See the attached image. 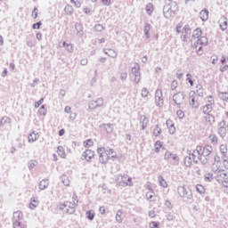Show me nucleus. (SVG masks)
<instances>
[{
    "mask_svg": "<svg viewBox=\"0 0 228 228\" xmlns=\"http://www.w3.org/2000/svg\"><path fill=\"white\" fill-rule=\"evenodd\" d=\"M192 47L197 50V53L200 56L202 55V46L199 45H208V37L206 36H202V30L200 28H196L192 32Z\"/></svg>",
    "mask_w": 228,
    "mask_h": 228,
    "instance_id": "f257e3e1",
    "label": "nucleus"
},
{
    "mask_svg": "<svg viewBox=\"0 0 228 228\" xmlns=\"http://www.w3.org/2000/svg\"><path fill=\"white\" fill-rule=\"evenodd\" d=\"M187 154L192 157L193 163H199V159L201 161L202 165H206L208 161V159L202 158V146H197L195 150L191 152V151L188 150Z\"/></svg>",
    "mask_w": 228,
    "mask_h": 228,
    "instance_id": "f03ea898",
    "label": "nucleus"
},
{
    "mask_svg": "<svg viewBox=\"0 0 228 228\" xmlns=\"http://www.w3.org/2000/svg\"><path fill=\"white\" fill-rule=\"evenodd\" d=\"M175 12H177V3L175 2L167 4L163 8V13L166 19H170V17L175 15Z\"/></svg>",
    "mask_w": 228,
    "mask_h": 228,
    "instance_id": "7ed1b4c3",
    "label": "nucleus"
},
{
    "mask_svg": "<svg viewBox=\"0 0 228 228\" xmlns=\"http://www.w3.org/2000/svg\"><path fill=\"white\" fill-rule=\"evenodd\" d=\"M116 183L123 188H126V186H133V178L127 175H118Z\"/></svg>",
    "mask_w": 228,
    "mask_h": 228,
    "instance_id": "20e7f679",
    "label": "nucleus"
},
{
    "mask_svg": "<svg viewBox=\"0 0 228 228\" xmlns=\"http://www.w3.org/2000/svg\"><path fill=\"white\" fill-rule=\"evenodd\" d=\"M177 191L179 197L182 199H186V200H191L193 199L191 190L186 185L178 186Z\"/></svg>",
    "mask_w": 228,
    "mask_h": 228,
    "instance_id": "39448f33",
    "label": "nucleus"
},
{
    "mask_svg": "<svg viewBox=\"0 0 228 228\" xmlns=\"http://www.w3.org/2000/svg\"><path fill=\"white\" fill-rule=\"evenodd\" d=\"M164 159L165 161H167V163H170V165H174L175 167H177L179 165V155L176 153H173L170 151H166L164 154Z\"/></svg>",
    "mask_w": 228,
    "mask_h": 228,
    "instance_id": "423d86ee",
    "label": "nucleus"
},
{
    "mask_svg": "<svg viewBox=\"0 0 228 228\" xmlns=\"http://www.w3.org/2000/svg\"><path fill=\"white\" fill-rule=\"evenodd\" d=\"M76 208H77V205L70 201H65L59 205V209H61V211H65L68 215H74V213H76Z\"/></svg>",
    "mask_w": 228,
    "mask_h": 228,
    "instance_id": "0eeeda50",
    "label": "nucleus"
},
{
    "mask_svg": "<svg viewBox=\"0 0 228 228\" xmlns=\"http://www.w3.org/2000/svg\"><path fill=\"white\" fill-rule=\"evenodd\" d=\"M213 147L209 144L205 145V147L201 148V156L203 159H208V161L211 159V156H213Z\"/></svg>",
    "mask_w": 228,
    "mask_h": 228,
    "instance_id": "6e6552de",
    "label": "nucleus"
},
{
    "mask_svg": "<svg viewBox=\"0 0 228 228\" xmlns=\"http://www.w3.org/2000/svg\"><path fill=\"white\" fill-rule=\"evenodd\" d=\"M97 152L99 154L100 163L106 164L108 161H110V155H108L106 148H98Z\"/></svg>",
    "mask_w": 228,
    "mask_h": 228,
    "instance_id": "1a4fd4ad",
    "label": "nucleus"
},
{
    "mask_svg": "<svg viewBox=\"0 0 228 228\" xmlns=\"http://www.w3.org/2000/svg\"><path fill=\"white\" fill-rule=\"evenodd\" d=\"M102 106H104V98L102 97L90 101L88 103L89 110H97V108H102Z\"/></svg>",
    "mask_w": 228,
    "mask_h": 228,
    "instance_id": "9d476101",
    "label": "nucleus"
},
{
    "mask_svg": "<svg viewBox=\"0 0 228 228\" xmlns=\"http://www.w3.org/2000/svg\"><path fill=\"white\" fill-rule=\"evenodd\" d=\"M131 70L133 76H134V83L136 85L140 84V81L142 80V73H140V64L135 63Z\"/></svg>",
    "mask_w": 228,
    "mask_h": 228,
    "instance_id": "9b49d317",
    "label": "nucleus"
},
{
    "mask_svg": "<svg viewBox=\"0 0 228 228\" xmlns=\"http://www.w3.org/2000/svg\"><path fill=\"white\" fill-rule=\"evenodd\" d=\"M189 104L195 110L200 106L199 100H197V95H195V91H191L189 94Z\"/></svg>",
    "mask_w": 228,
    "mask_h": 228,
    "instance_id": "f8f14e48",
    "label": "nucleus"
},
{
    "mask_svg": "<svg viewBox=\"0 0 228 228\" xmlns=\"http://www.w3.org/2000/svg\"><path fill=\"white\" fill-rule=\"evenodd\" d=\"M184 97H186V96H185L184 93H183V92L175 94L173 95V101H174L175 104H176V106H178V108H181V104H183V102L184 101Z\"/></svg>",
    "mask_w": 228,
    "mask_h": 228,
    "instance_id": "ddd939ff",
    "label": "nucleus"
},
{
    "mask_svg": "<svg viewBox=\"0 0 228 228\" xmlns=\"http://www.w3.org/2000/svg\"><path fill=\"white\" fill-rule=\"evenodd\" d=\"M94 156H95V152L92 150H86L82 154L83 159H86V161H90Z\"/></svg>",
    "mask_w": 228,
    "mask_h": 228,
    "instance_id": "4468645a",
    "label": "nucleus"
},
{
    "mask_svg": "<svg viewBox=\"0 0 228 228\" xmlns=\"http://www.w3.org/2000/svg\"><path fill=\"white\" fill-rule=\"evenodd\" d=\"M191 32V30L190 29V27L185 26L183 28L181 40H183V42H188V35H190Z\"/></svg>",
    "mask_w": 228,
    "mask_h": 228,
    "instance_id": "2eb2a0df",
    "label": "nucleus"
},
{
    "mask_svg": "<svg viewBox=\"0 0 228 228\" xmlns=\"http://www.w3.org/2000/svg\"><path fill=\"white\" fill-rule=\"evenodd\" d=\"M26 44L28 47H35V45H37V40H35V36L28 35L26 38Z\"/></svg>",
    "mask_w": 228,
    "mask_h": 228,
    "instance_id": "dca6fc26",
    "label": "nucleus"
},
{
    "mask_svg": "<svg viewBox=\"0 0 228 228\" xmlns=\"http://www.w3.org/2000/svg\"><path fill=\"white\" fill-rule=\"evenodd\" d=\"M139 122L142 126V130L145 131V129H147V126H149V118H147L146 116H141Z\"/></svg>",
    "mask_w": 228,
    "mask_h": 228,
    "instance_id": "f3484780",
    "label": "nucleus"
},
{
    "mask_svg": "<svg viewBox=\"0 0 228 228\" xmlns=\"http://www.w3.org/2000/svg\"><path fill=\"white\" fill-rule=\"evenodd\" d=\"M200 19L202 20V22H206L208 19H209V11L208 9H204L200 12Z\"/></svg>",
    "mask_w": 228,
    "mask_h": 228,
    "instance_id": "a211bd4d",
    "label": "nucleus"
},
{
    "mask_svg": "<svg viewBox=\"0 0 228 228\" xmlns=\"http://www.w3.org/2000/svg\"><path fill=\"white\" fill-rule=\"evenodd\" d=\"M205 122L208 124V126H213L215 124V116L212 114H205V117H203Z\"/></svg>",
    "mask_w": 228,
    "mask_h": 228,
    "instance_id": "6ab92c4d",
    "label": "nucleus"
},
{
    "mask_svg": "<svg viewBox=\"0 0 228 228\" xmlns=\"http://www.w3.org/2000/svg\"><path fill=\"white\" fill-rule=\"evenodd\" d=\"M201 111L204 115H210L211 111H213V105L206 104L202 106Z\"/></svg>",
    "mask_w": 228,
    "mask_h": 228,
    "instance_id": "aec40b11",
    "label": "nucleus"
},
{
    "mask_svg": "<svg viewBox=\"0 0 228 228\" xmlns=\"http://www.w3.org/2000/svg\"><path fill=\"white\" fill-rule=\"evenodd\" d=\"M61 47H64V49L68 52V53H74V46L72 45V44H69L65 41L62 42V45H60Z\"/></svg>",
    "mask_w": 228,
    "mask_h": 228,
    "instance_id": "412c9836",
    "label": "nucleus"
},
{
    "mask_svg": "<svg viewBox=\"0 0 228 228\" xmlns=\"http://www.w3.org/2000/svg\"><path fill=\"white\" fill-rule=\"evenodd\" d=\"M38 204H39L38 198L32 197L30 199V203H29L30 209H35V208H38Z\"/></svg>",
    "mask_w": 228,
    "mask_h": 228,
    "instance_id": "4be33fe9",
    "label": "nucleus"
},
{
    "mask_svg": "<svg viewBox=\"0 0 228 228\" xmlns=\"http://www.w3.org/2000/svg\"><path fill=\"white\" fill-rule=\"evenodd\" d=\"M104 54H107V56H110V58H117L118 53L113 49H103Z\"/></svg>",
    "mask_w": 228,
    "mask_h": 228,
    "instance_id": "5701e85b",
    "label": "nucleus"
},
{
    "mask_svg": "<svg viewBox=\"0 0 228 228\" xmlns=\"http://www.w3.org/2000/svg\"><path fill=\"white\" fill-rule=\"evenodd\" d=\"M22 212L20 211H16L13 213V218H12V222H20L22 221Z\"/></svg>",
    "mask_w": 228,
    "mask_h": 228,
    "instance_id": "b1692460",
    "label": "nucleus"
},
{
    "mask_svg": "<svg viewBox=\"0 0 228 228\" xmlns=\"http://www.w3.org/2000/svg\"><path fill=\"white\" fill-rule=\"evenodd\" d=\"M75 28H76L77 37H83L85 35V32L83 31V26H81V24L76 23Z\"/></svg>",
    "mask_w": 228,
    "mask_h": 228,
    "instance_id": "393cba45",
    "label": "nucleus"
},
{
    "mask_svg": "<svg viewBox=\"0 0 228 228\" xmlns=\"http://www.w3.org/2000/svg\"><path fill=\"white\" fill-rule=\"evenodd\" d=\"M103 129H105L106 133L109 134H111L113 133V124L108 123V124H103L102 125Z\"/></svg>",
    "mask_w": 228,
    "mask_h": 228,
    "instance_id": "a878e982",
    "label": "nucleus"
},
{
    "mask_svg": "<svg viewBox=\"0 0 228 228\" xmlns=\"http://www.w3.org/2000/svg\"><path fill=\"white\" fill-rule=\"evenodd\" d=\"M49 186V180L48 179H43L39 183V190H46V188Z\"/></svg>",
    "mask_w": 228,
    "mask_h": 228,
    "instance_id": "bb28decb",
    "label": "nucleus"
},
{
    "mask_svg": "<svg viewBox=\"0 0 228 228\" xmlns=\"http://www.w3.org/2000/svg\"><path fill=\"white\" fill-rule=\"evenodd\" d=\"M38 138H40V135L38 134V133L32 132L28 135V142H37V140H38Z\"/></svg>",
    "mask_w": 228,
    "mask_h": 228,
    "instance_id": "cd10ccee",
    "label": "nucleus"
},
{
    "mask_svg": "<svg viewBox=\"0 0 228 228\" xmlns=\"http://www.w3.org/2000/svg\"><path fill=\"white\" fill-rule=\"evenodd\" d=\"M12 122V118H10L8 116H4L0 120V127H3V126L6 124H10Z\"/></svg>",
    "mask_w": 228,
    "mask_h": 228,
    "instance_id": "c85d7f7f",
    "label": "nucleus"
},
{
    "mask_svg": "<svg viewBox=\"0 0 228 228\" xmlns=\"http://www.w3.org/2000/svg\"><path fill=\"white\" fill-rule=\"evenodd\" d=\"M12 227L13 228H25L26 224L22 221H13Z\"/></svg>",
    "mask_w": 228,
    "mask_h": 228,
    "instance_id": "c756f323",
    "label": "nucleus"
},
{
    "mask_svg": "<svg viewBox=\"0 0 228 228\" xmlns=\"http://www.w3.org/2000/svg\"><path fill=\"white\" fill-rule=\"evenodd\" d=\"M143 31L146 38H151V34H149L151 31V24L145 23Z\"/></svg>",
    "mask_w": 228,
    "mask_h": 228,
    "instance_id": "7c9ffc66",
    "label": "nucleus"
},
{
    "mask_svg": "<svg viewBox=\"0 0 228 228\" xmlns=\"http://www.w3.org/2000/svg\"><path fill=\"white\" fill-rule=\"evenodd\" d=\"M191 161H193V158L189 155L188 157H185L183 159V163L185 167H191Z\"/></svg>",
    "mask_w": 228,
    "mask_h": 228,
    "instance_id": "2f4dec72",
    "label": "nucleus"
},
{
    "mask_svg": "<svg viewBox=\"0 0 228 228\" xmlns=\"http://www.w3.org/2000/svg\"><path fill=\"white\" fill-rule=\"evenodd\" d=\"M158 179L159 186H161L162 188H167L168 186V183H167V181H165V178H163L162 175H159Z\"/></svg>",
    "mask_w": 228,
    "mask_h": 228,
    "instance_id": "473e14b6",
    "label": "nucleus"
},
{
    "mask_svg": "<svg viewBox=\"0 0 228 228\" xmlns=\"http://www.w3.org/2000/svg\"><path fill=\"white\" fill-rule=\"evenodd\" d=\"M217 177H220L221 179H227L228 175H227V172H225L224 170H219L216 173Z\"/></svg>",
    "mask_w": 228,
    "mask_h": 228,
    "instance_id": "72a5a7b5",
    "label": "nucleus"
},
{
    "mask_svg": "<svg viewBox=\"0 0 228 228\" xmlns=\"http://www.w3.org/2000/svg\"><path fill=\"white\" fill-rule=\"evenodd\" d=\"M218 134L221 136V138L225 137V134H227V128H225V126H220L218 128Z\"/></svg>",
    "mask_w": 228,
    "mask_h": 228,
    "instance_id": "f704fd0d",
    "label": "nucleus"
},
{
    "mask_svg": "<svg viewBox=\"0 0 228 228\" xmlns=\"http://www.w3.org/2000/svg\"><path fill=\"white\" fill-rule=\"evenodd\" d=\"M64 12L67 13V15H72V13H74V8L72 5L67 4L64 8Z\"/></svg>",
    "mask_w": 228,
    "mask_h": 228,
    "instance_id": "c9c22d12",
    "label": "nucleus"
},
{
    "mask_svg": "<svg viewBox=\"0 0 228 228\" xmlns=\"http://www.w3.org/2000/svg\"><path fill=\"white\" fill-rule=\"evenodd\" d=\"M152 12H154V5L151 3L147 4V5H146L147 14L152 15Z\"/></svg>",
    "mask_w": 228,
    "mask_h": 228,
    "instance_id": "e433bc0d",
    "label": "nucleus"
},
{
    "mask_svg": "<svg viewBox=\"0 0 228 228\" xmlns=\"http://www.w3.org/2000/svg\"><path fill=\"white\" fill-rule=\"evenodd\" d=\"M208 139L212 145H216L218 143V137L216 134H210Z\"/></svg>",
    "mask_w": 228,
    "mask_h": 228,
    "instance_id": "4c0bfd02",
    "label": "nucleus"
},
{
    "mask_svg": "<svg viewBox=\"0 0 228 228\" xmlns=\"http://www.w3.org/2000/svg\"><path fill=\"white\" fill-rule=\"evenodd\" d=\"M39 115H42L43 117H45L47 115V108L45 105H42L38 110Z\"/></svg>",
    "mask_w": 228,
    "mask_h": 228,
    "instance_id": "58836bf2",
    "label": "nucleus"
},
{
    "mask_svg": "<svg viewBox=\"0 0 228 228\" xmlns=\"http://www.w3.org/2000/svg\"><path fill=\"white\" fill-rule=\"evenodd\" d=\"M219 99L224 101V102H228V93L221 92L218 94Z\"/></svg>",
    "mask_w": 228,
    "mask_h": 228,
    "instance_id": "ea45409f",
    "label": "nucleus"
},
{
    "mask_svg": "<svg viewBox=\"0 0 228 228\" xmlns=\"http://www.w3.org/2000/svg\"><path fill=\"white\" fill-rule=\"evenodd\" d=\"M86 218H88V220H94L95 218V213L94 212V210H88L86 213Z\"/></svg>",
    "mask_w": 228,
    "mask_h": 228,
    "instance_id": "a19ab883",
    "label": "nucleus"
},
{
    "mask_svg": "<svg viewBox=\"0 0 228 228\" xmlns=\"http://www.w3.org/2000/svg\"><path fill=\"white\" fill-rule=\"evenodd\" d=\"M57 153L59 154V156H61V158H65L66 154H65V149H63V146H58Z\"/></svg>",
    "mask_w": 228,
    "mask_h": 228,
    "instance_id": "79ce46f5",
    "label": "nucleus"
},
{
    "mask_svg": "<svg viewBox=\"0 0 228 228\" xmlns=\"http://www.w3.org/2000/svg\"><path fill=\"white\" fill-rule=\"evenodd\" d=\"M154 147H155V152H159V151L161 150V147H163V142H161L160 141H157L154 143Z\"/></svg>",
    "mask_w": 228,
    "mask_h": 228,
    "instance_id": "37998d69",
    "label": "nucleus"
},
{
    "mask_svg": "<svg viewBox=\"0 0 228 228\" xmlns=\"http://www.w3.org/2000/svg\"><path fill=\"white\" fill-rule=\"evenodd\" d=\"M161 134V128L159 127V126H155V128L153 129V135H155L156 137L159 136Z\"/></svg>",
    "mask_w": 228,
    "mask_h": 228,
    "instance_id": "c03bdc74",
    "label": "nucleus"
},
{
    "mask_svg": "<svg viewBox=\"0 0 228 228\" xmlns=\"http://www.w3.org/2000/svg\"><path fill=\"white\" fill-rule=\"evenodd\" d=\"M61 181L64 186H70V180H69V177L67 175H62Z\"/></svg>",
    "mask_w": 228,
    "mask_h": 228,
    "instance_id": "a18cd8bd",
    "label": "nucleus"
},
{
    "mask_svg": "<svg viewBox=\"0 0 228 228\" xmlns=\"http://www.w3.org/2000/svg\"><path fill=\"white\" fill-rule=\"evenodd\" d=\"M116 221L118 224H122V210H118L116 214Z\"/></svg>",
    "mask_w": 228,
    "mask_h": 228,
    "instance_id": "49530a36",
    "label": "nucleus"
},
{
    "mask_svg": "<svg viewBox=\"0 0 228 228\" xmlns=\"http://www.w3.org/2000/svg\"><path fill=\"white\" fill-rule=\"evenodd\" d=\"M220 165L221 163H213L212 164V172H215L216 174L219 172L220 170Z\"/></svg>",
    "mask_w": 228,
    "mask_h": 228,
    "instance_id": "de8ad7c7",
    "label": "nucleus"
},
{
    "mask_svg": "<svg viewBox=\"0 0 228 228\" xmlns=\"http://www.w3.org/2000/svg\"><path fill=\"white\" fill-rule=\"evenodd\" d=\"M94 145V141L92 139H87L86 141L84 142V147L86 149H90Z\"/></svg>",
    "mask_w": 228,
    "mask_h": 228,
    "instance_id": "09e8293b",
    "label": "nucleus"
},
{
    "mask_svg": "<svg viewBox=\"0 0 228 228\" xmlns=\"http://www.w3.org/2000/svg\"><path fill=\"white\" fill-rule=\"evenodd\" d=\"M105 152H107L109 158H117V155H114L115 154V150L113 149H109V150H106L105 149Z\"/></svg>",
    "mask_w": 228,
    "mask_h": 228,
    "instance_id": "8fccbe9b",
    "label": "nucleus"
},
{
    "mask_svg": "<svg viewBox=\"0 0 228 228\" xmlns=\"http://www.w3.org/2000/svg\"><path fill=\"white\" fill-rule=\"evenodd\" d=\"M155 102L157 106H159V108H161V106H163L164 103L163 97L155 98Z\"/></svg>",
    "mask_w": 228,
    "mask_h": 228,
    "instance_id": "3c124183",
    "label": "nucleus"
},
{
    "mask_svg": "<svg viewBox=\"0 0 228 228\" xmlns=\"http://www.w3.org/2000/svg\"><path fill=\"white\" fill-rule=\"evenodd\" d=\"M142 97L145 98L149 96V89L147 87H143L141 92Z\"/></svg>",
    "mask_w": 228,
    "mask_h": 228,
    "instance_id": "603ef678",
    "label": "nucleus"
},
{
    "mask_svg": "<svg viewBox=\"0 0 228 228\" xmlns=\"http://www.w3.org/2000/svg\"><path fill=\"white\" fill-rule=\"evenodd\" d=\"M196 190H197L198 193H200V194H202V193H204V191H206V189L201 184H198L196 186Z\"/></svg>",
    "mask_w": 228,
    "mask_h": 228,
    "instance_id": "864d4df0",
    "label": "nucleus"
},
{
    "mask_svg": "<svg viewBox=\"0 0 228 228\" xmlns=\"http://www.w3.org/2000/svg\"><path fill=\"white\" fill-rule=\"evenodd\" d=\"M94 29L95 31L101 32V31H104L105 28L102 24H96L94 26Z\"/></svg>",
    "mask_w": 228,
    "mask_h": 228,
    "instance_id": "5fc2aeb1",
    "label": "nucleus"
},
{
    "mask_svg": "<svg viewBox=\"0 0 228 228\" xmlns=\"http://www.w3.org/2000/svg\"><path fill=\"white\" fill-rule=\"evenodd\" d=\"M208 102L207 104L210 105V106H215V98H213V96L209 95L208 97Z\"/></svg>",
    "mask_w": 228,
    "mask_h": 228,
    "instance_id": "6e6d98bb",
    "label": "nucleus"
},
{
    "mask_svg": "<svg viewBox=\"0 0 228 228\" xmlns=\"http://www.w3.org/2000/svg\"><path fill=\"white\" fill-rule=\"evenodd\" d=\"M170 134H175V126H174V123L167 127Z\"/></svg>",
    "mask_w": 228,
    "mask_h": 228,
    "instance_id": "4d7b16f0",
    "label": "nucleus"
},
{
    "mask_svg": "<svg viewBox=\"0 0 228 228\" xmlns=\"http://www.w3.org/2000/svg\"><path fill=\"white\" fill-rule=\"evenodd\" d=\"M186 77H187L186 81H188L191 86H193V80L191 79V74L187 73Z\"/></svg>",
    "mask_w": 228,
    "mask_h": 228,
    "instance_id": "13d9d810",
    "label": "nucleus"
},
{
    "mask_svg": "<svg viewBox=\"0 0 228 228\" xmlns=\"http://www.w3.org/2000/svg\"><path fill=\"white\" fill-rule=\"evenodd\" d=\"M103 6H111V0H100Z\"/></svg>",
    "mask_w": 228,
    "mask_h": 228,
    "instance_id": "bf43d9fd",
    "label": "nucleus"
},
{
    "mask_svg": "<svg viewBox=\"0 0 228 228\" xmlns=\"http://www.w3.org/2000/svg\"><path fill=\"white\" fill-rule=\"evenodd\" d=\"M176 115L178 118L183 119L184 118V112L182 110L176 111Z\"/></svg>",
    "mask_w": 228,
    "mask_h": 228,
    "instance_id": "052dcab7",
    "label": "nucleus"
},
{
    "mask_svg": "<svg viewBox=\"0 0 228 228\" xmlns=\"http://www.w3.org/2000/svg\"><path fill=\"white\" fill-rule=\"evenodd\" d=\"M150 227L151 228H159V224L156 221H152L150 223Z\"/></svg>",
    "mask_w": 228,
    "mask_h": 228,
    "instance_id": "680f3d73",
    "label": "nucleus"
},
{
    "mask_svg": "<svg viewBox=\"0 0 228 228\" xmlns=\"http://www.w3.org/2000/svg\"><path fill=\"white\" fill-rule=\"evenodd\" d=\"M220 28L222 31H225V29H227V20H224L223 23H220Z\"/></svg>",
    "mask_w": 228,
    "mask_h": 228,
    "instance_id": "e2e57ef3",
    "label": "nucleus"
},
{
    "mask_svg": "<svg viewBox=\"0 0 228 228\" xmlns=\"http://www.w3.org/2000/svg\"><path fill=\"white\" fill-rule=\"evenodd\" d=\"M40 26H42V21H38V22H37V23H34V24L32 25V28H33V29H40Z\"/></svg>",
    "mask_w": 228,
    "mask_h": 228,
    "instance_id": "0e129e2a",
    "label": "nucleus"
},
{
    "mask_svg": "<svg viewBox=\"0 0 228 228\" xmlns=\"http://www.w3.org/2000/svg\"><path fill=\"white\" fill-rule=\"evenodd\" d=\"M158 97H163V92H161V89H157L155 92V98Z\"/></svg>",
    "mask_w": 228,
    "mask_h": 228,
    "instance_id": "69168bd1",
    "label": "nucleus"
},
{
    "mask_svg": "<svg viewBox=\"0 0 228 228\" xmlns=\"http://www.w3.org/2000/svg\"><path fill=\"white\" fill-rule=\"evenodd\" d=\"M212 158L214 159V163H220V157H218V155L213 153Z\"/></svg>",
    "mask_w": 228,
    "mask_h": 228,
    "instance_id": "338daca9",
    "label": "nucleus"
},
{
    "mask_svg": "<svg viewBox=\"0 0 228 228\" xmlns=\"http://www.w3.org/2000/svg\"><path fill=\"white\" fill-rule=\"evenodd\" d=\"M175 88H177V81L173 80L171 83V90H175Z\"/></svg>",
    "mask_w": 228,
    "mask_h": 228,
    "instance_id": "774afa93",
    "label": "nucleus"
}]
</instances>
